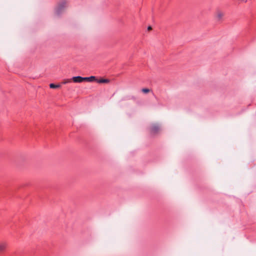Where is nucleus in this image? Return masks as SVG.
Segmentation results:
<instances>
[{"instance_id":"obj_6","label":"nucleus","mask_w":256,"mask_h":256,"mask_svg":"<svg viewBox=\"0 0 256 256\" xmlns=\"http://www.w3.org/2000/svg\"><path fill=\"white\" fill-rule=\"evenodd\" d=\"M96 81L98 82V83H100V84H101V83H108L109 82V80L108 79H103V78H101V79H100V80H96Z\"/></svg>"},{"instance_id":"obj_9","label":"nucleus","mask_w":256,"mask_h":256,"mask_svg":"<svg viewBox=\"0 0 256 256\" xmlns=\"http://www.w3.org/2000/svg\"><path fill=\"white\" fill-rule=\"evenodd\" d=\"M72 82V79H64L62 82V84H65Z\"/></svg>"},{"instance_id":"obj_4","label":"nucleus","mask_w":256,"mask_h":256,"mask_svg":"<svg viewBox=\"0 0 256 256\" xmlns=\"http://www.w3.org/2000/svg\"><path fill=\"white\" fill-rule=\"evenodd\" d=\"M160 130V126L158 124H153L150 127V132L152 134H156Z\"/></svg>"},{"instance_id":"obj_10","label":"nucleus","mask_w":256,"mask_h":256,"mask_svg":"<svg viewBox=\"0 0 256 256\" xmlns=\"http://www.w3.org/2000/svg\"><path fill=\"white\" fill-rule=\"evenodd\" d=\"M142 91L144 93H148V92H150V90L148 88H142Z\"/></svg>"},{"instance_id":"obj_2","label":"nucleus","mask_w":256,"mask_h":256,"mask_svg":"<svg viewBox=\"0 0 256 256\" xmlns=\"http://www.w3.org/2000/svg\"><path fill=\"white\" fill-rule=\"evenodd\" d=\"M224 15V13L222 11L218 10L216 13V19L217 22H222V20L223 17Z\"/></svg>"},{"instance_id":"obj_7","label":"nucleus","mask_w":256,"mask_h":256,"mask_svg":"<svg viewBox=\"0 0 256 256\" xmlns=\"http://www.w3.org/2000/svg\"><path fill=\"white\" fill-rule=\"evenodd\" d=\"M72 79L74 82H80V76H74Z\"/></svg>"},{"instance_id":"obj_11","label":"nucleus","mask_w":256,"mask_h":256,"mask_svg":"<svg viewBox=\"0 0 256 256\" xmlns=\"http://www.w3.org/2000/svg\"><path fill=\"white\" fill-rule=\"evenodd\" d=\"M148 30H152V27L149 26L148 28Z\"/></svg>"},{"instance_id":"obj_3","label":"nucleus","mask_w":256,"mask_h":256,"mask_svg":"<svg viewBox=\"0 0 256 256\" xmlns=\"http://www.w3.org/2000/svg\"><path fill=\"white\" fill-rule=\"evenodd\" d=\"M97 80L96 77L94 76H90V77H82L81 76V82L83 81H86L88 82H92Z\"/></svg>"},{"instance_id":"obj_5","label":"nucleus","mask_w":256,"mask_h":256,"mask_svg":"<svg viewBox=\"0 0 256 256\" xmlns=\"http://www.w3.org/2000/svg\"><path fill=\"white\" fill-rule=\"evenodd\" d=\"M8 246V243L4 241L0 242V253L4 252Z\"/></svg>"},{"instance_id":"obj_8","label":"nucleus","mask_w":256,"mask_h":256,"mask_svg":"<svg viewBox=\"0 0 256 256\" xmlns=\"http://www.w3.org/2000/svg\"><path fill=\"white\" fill-rule=\"evenodd\" d=\"M50 87L51 88H56L60 87V84H50Z\"/></svg>"},{"instance_id":"obj_1","label":"nucleus","mask_w":256,"mask_h":256,"mask_svg":"<svg viewBox=\"0 0 256 256\" xmlns=\"http://www.w3.org/2000/svg\"><path fill=\"white\" fill-rule=\"evenodd\" d=\"M67 6V2L66 0H62L60 2L56 10V13L57 15H60Z\"/></svg>"}]
</instances>
